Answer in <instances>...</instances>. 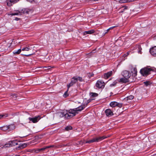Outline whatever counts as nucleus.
<instances>
[{
	"label": "nucleus",
	"mask_w": 156,
	"mask_h": 156,
	"mask_svg": "<svg viewBox=\"0 0 156 156\" xmlns=\"http://www.w3.org/2000/svg\"><path fill=\"white\" fill-rule=\"evenodd\" d=\"M78 113L76 108L73 109H70L69 110L68 112H67V119H69L75 116L76 114Z\"/></svg>",
	"instance_id": "nucleus-1"
},
{
	"label": "nucleus",
	"mask_w": 156,
	"mask_h": 156,
	"mask_svg": "<svg viewBox=\"0 0 156 156\" xmlns=\"http://www.w3.org/2000/svg\"><path fill=\"white\" fill-rule=\"evenodd\" d=\"M152 71L151 68H144L141 69L140 73L143 76H147L150 73V72Z\"/></svg>",
	"instance_id": "nucleus-2"
},
{
	"label": "nucleus",
	"mask_w": 156,
	"mask_h": 156,
	"mask_svg": "<svg viewBox=\"0 0 156 156\" xmlns=\"http://www.w3.org/2000/svg\"><path fill=\"white\" fill-rule=\"evenodd\" d=\"M28 119L30 120L29 123H35L37 122L41 119V117L40 116H38L34 118L29 117Z\"/></svg>",
	"instance_id": "nucleus-3"
},
{
	"label": "nucleus",
	"mask_w": 156,
	"mask_h": 156,
	"mask_svg": "<svg viewBox=\"0 0 156 156\" xmlns=\"http://www.w3.org/2000/svg\"><path fill=\"white\" fill-rule=\"evenodd\" d=\"M77 82V77H76V76L73 77L72 78L70 83L67 85V88H69L70 87L73 85Z\"/></svg>",
	"instance_id": "nucleus-4"
},
{
	"label": "nucleus",
	"mask_w": 156,
	"mask_h": 156,
	"mask_svg": "<svg viewBox=\"0 0 156 156\" xmlns=\"http://www.w3.org/2000/svg\"><path fill=\"white\" fill-rule=\"evenodd\" d=\"M122 74L124 77L129 79L130 78L131 76L130 73L127 70H125L122 73Z\"/></svg>",
	"instance_id": "nucleus-5"
},
{
	"label": "nucleus",
	"mask_w": 156,
	"mask_h": 156,
	"mask_svg": "<svg viewBox=\"0 0 156 156\" xmlns=\"http://www.w3.org/2000/svg\"><path fill=\"white\" fill-rule=\"evenodd\" d=\"M150 54L154 56H156V46L151 48L149 50Z\"/></svg>",
	"instance_id": "nucleus-6"
},
{
	"label": "nucleus",
	"mask_w": 156,
	"mask_h": 156,
	"mask_svg": "<svg viewBox=\"0 0 156 156\" xmlns=\"http://www.w3.org/2000/svg\"><path fill=\"white\" fill-rule=\"evenodd\" d=\"M113 74V71H111L109 72H108L104 74L103 76L104 77L105 79H107L109 78Z\"/></svg>",
	"instance_id": "nucleus-7"
},
{
	"label": "nucleus",
	"mask_w": 156,
	"mask_h": 156,
	"mask_svg": "<svg viewBox=\"0 0 156 156\" xmlns=\"http://www.w3.org/2000/svg\"><path fill=\"white\" fill-rule=\"evenodd\" d=\"M67 111L66 112L64 111L63 112H58V115L61 118L64 117L66 119H67V115H66Z\"/></svg>",
	"instance_id": "nucleus-8"
},
{
	"label": "nucleus",
	"mask_w": 156,
	"mask_h": 156,
	"mask_svg": "<svg viewBox=\"0 0 156 156\" xmlns=\"http://www.w3.org/2000/svg\"><path fill=\"white\" fill-rule=\"evenodd\" d=\"M105 114L107 116H110L113 115V113L111 110L110 109H107L105 111Z\"/></svg>",
	"instance_id": "nucleus-9"
},
{
	"label": "nucleus",
	"mask_w": 156,
	"mask_h": 156,
	"mask_svg": "<svg viewBox=\"0 0 156 156\" xmlns=\"http://www.w3.org/2000/svg\"><path fill=\"white\" fill-rule=\"evenodd\" d=\"M105 86V83L104 82L98 81V88L102 89H103Z\"/></svg>",
	"instance_id": "nucleus-10"
},
{
	"label": "nucleus",
	"mask_w": 156,
	"mask_h": 156,
	"mask_svg": "<svg viewBox=\"0 0 156 156\" xmlns=\"http://www.w3.org/2000/svg\"><path fill=\"white\" fill-rule=\"evenodd\" d=\"M12 127H13V125H10L9 126H5L1 127L0 128V129L2 130L5 131L6 130H7L8 129H10Z\"/></svg>",
	"instance_id": "nucleus-11"
},
{
	"label": "nucleus",
	"mask_w": 156,
	"mask_h": 156,
	"mask_svg": "<svg viewBox=\"0 0 156 156\" xmlns=\"http://www.w3.org/2000/svg\"><path fill=\"white\" fill-rule=\"evenodd\" d=\"M11 141H10L8 142L6 144H5L2 147V148H6V147H12V145L11 144Z\"/></svg>",
	"instance_id": "nucleus-12"
},
{
	"label": "nucleus",
	"mask_w": 156,
	"mask_h": 156,
	"mask_svg": "<svg viewBox=\"0 0 156 156\" xmlns=\"http://www.w3.org/2000/svg\"><path fill=\"white\" fill-rule=\"evenodd\" d=\"M85 107V105H82L81 106H79L78 107L75 108L77 112L78 111H81L83 110Z\"/></svg>",
	"instance_id": "nucleus-13"
},
{
	"label": "nucleus",
	"mask_w": 156,
	"mask_h": 156,
	"mask_svg": "<svg viewBox=\"0 0 156 156\" xmlns=\"http://www.w3.org/2000/svg\"><path fill=\"white\" fill-rule=\"evenodd\" d=\"M62 147V146L61 145L56 146V145H49L48 146H46L45 147H46V149L47 148H51V147H54L55 148H58V147Z\"/></svg>",
	"instance_id": "nucleus-14"
},
{
	"label": "nucleus",
	"mask_w": 156,
	"mask_h": 156,
	"mask_svg": "<svg viewBox=\"0 0 156 156\" xmlns=\"http://www.w3.org/2000/svg\"><path fill=\"white\" fill-rule=\"evenodd\" d=\"M119 81L122 83H126L129 81L128 79L124 77L120 79Z\"/></svg>",
	"instance_id": "nucleus-15"
},
{
	"label": "nucleus",
	"mask_w": 156,
	"mask_h": 156,
	"mask_svg": "<svg viewBox=\"0 0 156 156\" xmlns=\"http://www.w3.org/2000/svg\"><path fill=\"white\" fill-rule=\"evenodd\" d=\"M98 140V138H94L87 141L86 142V143H91L97 141Z\"/></svg>",
	"instance_id": "nucleus-16"
},
{
	"label": "nucleus",
	"mask_w": 156,
	"mask_h": 156,
	"mask_svg": "<svg viewBox=\"0 0 156 156\" xmlns=\"http://www.w3.org/2000/svg\"><path fill=\"white\" fill-rule=\"evenodd\" d=\"M94 30H91L87 31H85L83 33V35H85L87 34H91L93 33Z\"/></svg>",
	"instance_id": "nucleus-17"
},
{
	"label": "nucleus",
	"mask_w": 156,
	"mask_h": 156,
	"mask_svg": "<svg viewBox=\"0 0 156 156\" xmlns=\"http://www.w3.org/2000/svg\"><path fill=\"white\" fill-rule=\"evenodd\" d=\"M20 12L21 15H22L23 14L25 13H28V10L27 9H23L20 11Z\"/></svg>",
	"instance_id": "nucleus-18"
},
{
	"label": "nucleus",
	"mask_w": 156,
	"mask_h": 156,
	"mask_svg": "<svg viewBox=\"0 0 156 156\" xmlns=\"http://www.w3.org/2000/svg\"><path fill=\"white\" fill-rule=\"evenodd\" d=\"M10 15L12 16L14 15H21V13L20 12V11L17 10L14 13H12L10 14Z\"/></svg>",
	"instance_id": "nucleus-19"
},
{
	"label": "nucleus",
	"mask_w": 156,
	"mask_h": 156,
	"mask_svg": "<svg viewBox=\"0 0 156 156\" xmlns=\"http://www.w3.org/2000/svg\"><path fill=\"white\" fill-rule=\"evenodd\" d=\"M136 48L137 49L139 53L141 54L142 53L141 52V50L142 48L141 47L140 45H137L136 46Z\"/></svg>",
	"instance_id": "nucleus-20"
},
{
	"label": "nucleus",
	"mask_w": 156,
	"mask_h": 156,
	"mask_svg": "<svg viewBox=\"0 0 156 156\" xmlns=\"http://www.w3.org/2000/svg\"><path fill=\"white\" fill-rule=\"evenodd\" d=\"M21 51V50L20 49L17 50H14L13 51V53L14 55L19 54Z\"/></svg>",
	"instance_id": "nucleus-21"
},
{
	"label": "nucleus",
	"mask_w": 156,
	"mask_h": 156,
	"mask_svg": "<svg viewBox=\"0 0 156 156\" xmlns=\"http://www.w3.org/2000/svg\"><path fill=\"white\" fill-rule=\"evenodd\" d=\"M11 141V144L12 145V147L13 146H15L18 144V143L16 140H12Z\"/></svg>",
	"instance_id": "nucleus-22"
},
{
	"label": "nucleus",
	"mask_w": 156,
	"mask_h": 156,
	"mask_svg": "<svg viewBox=\"0 0 156 156\" xmlns=\"http://www.w3.org/2000/svg\"><path fill=\"white\" fill-rule=\"evenodd\" d=\"M31 49V48H30L29 46H28L27 47H26L25 48H22L21 50V51H29V50Z\"/></svg>",
	"instance_id": "nucleus-23"
},
{
	"label": "nucleus",
	"mask_w": 156,
	"mask_h": 156,
	"mask_svg": "<svg viewBox=\"0 0 156 156\" xmlns=\"http://www.w3.org/2000/svg\"><path fill=\"white\" fill-rule=\"evenodd\" d=\"M117 105V102L115 101L112 102L110 104V106L112 107H114L116 106Z\"/></svg>",
	"instance_id": "nucleus-24"
},
{
	"label": "nucleus",
	"mask_w": 156,
	"mask_h": 156,
	"mask_svg": "<svg viewBox=\"0 0 156 156\" xmlns=\"http://www.w3.org/2000/svg\"><path fill=\"white\" fill-rule=\"evenodd\" d=\"M90 95L91 98H94L97 97L98 94L95 93L91 92L90 93Z\"/></svg>",
	"instance_id": "nucleus-25"
},
{
	"label": "nucleus",
	"mask_w": 156,
	"mask_h": 156,
	"mask_svg": "<svg viewBox=\"0 0 156 156\" xmlns=\"http://www.w3.org/2000/svg\"><path fill=\"white\" fill-rule=\"evenodd\" d=\"M131 0H120L119 2L121 3L130 2Z\"/></svg>",
	"instance_id": "nucleus-26"
},
{
	"label": "nucleus",
	"mask_w": 156,
	"mask_h": 156,
	"mask_svg": "<svg viewBox=\"0 0 156 156\" xmlns=\"http://www.w3.org/2000/svg\"><path fill=\"white\" fill-rule=\"evenodd\" d=\"M72 129V127L70 126H66L65 128V130L66 131H69Z\"/></svg>",
	"instance_id": "nucleus-27"
},
{
	"label": "nucleus",
	"mask_w": 156,
	"mask_h": 156,
	"mask_svg": "<svg viewBox=\"0 0 156 156\" xmlns=\"http://www.w3.org/2000/svg\"><path fill=\"white\" fill-rule=\"evenodd\" d=\"M76 77H77V81H79L80 82H82L83 81V79L81 77L78 76H76Z\"/></svg>",
	"instance_id": "nucleus-28"
},
{
	"label": "nucleus",
	"mask_w": 156,
	"mask_h": 156,
	"mask_svg": "<svg viewBox=\"0 0 156 156\" xmlns=\"http://www.w3.org/2000/svg\"><path fill=\"white\" fill-rule=\"evenodd\" d=\"M134 96L133 95H130L126 98L127 100H132L133 99Z\"/></svg>",
	"instance_id": "nucleus-29"
},
{
	"label": "nucleus",
	"mask_w": 156,
	"mask_h": 156,
	"mask_svg": "<svg viewBox=\"0 0 156 156\" xmlns=\"http://www.w3.org/2000/svg\"><path fill=\"white\" fill-rule=\"evenodd\" d=\"M7 5L9 6H10L12 5V4L11 2V0H7Z\"/></svg>",
	"instance_id": "nucleus-30"
},
{
	"label": "nucleus",
	"mask_w": 156,
	"mask_h": 156,
	"mask_svg": "<svg viewBox=\"0 0 156 156\" xmlns=\"http://www.w3.org/2000/svg\"><path fill=\"white\" fill-rule=\"evenodd\" d=\"M11 98H12L13 99H16V98L17 97V95L16 94H12L11 95Z\"/></svg>",
	"instance_id": "nucleus-31"
},
{
	"label": "nucleus",
	"mask_w": 156,
	"mask_h": 156,
	"mask_svg": "<svg viewBox=\"0 0 156 156\" xmlns=\"http://www.w3.org/2000/svg\"><path fill=\"white\" fill-rule=\"evenodd\" d=\"M132 73L134 72V74L136 75V73L137 72L136 69V68H133V71H132Z\"/></svg>",
	"instance_id": "nucleus-32"
},
{
	"label": "nucleus",
	"mask_w": 156,
	"mask_h": 156,
	"mask_svg": "<svg viewBox=\"0 0 156 156\" xmlns=\"http://www.w3.org/2000/svg\"><path fill=\"white\" fill-rule=\"evenodd\" d=\"M69 88H67V91H66L65 92V93L63 95V97H66L68 96V95L67 94V92H68V91L69 90Z\"/></svg>",
	"instance_id": "nucleus-33"
},
{
	"label": "nucleus",
	"mask_w": 156,
	"mask_h": 156,
	"mask_svg": "<svg viewBox=\"0 0 156 156\" xmlns=\"http://www.w3.org/2000/svg\"><path fill=\"white\" fill-rule=\"evenodd\" d=\"M144 85L146 86H147L150 85V82L149 81H145L144 82Z\"/></svg>",
	"instance_id": "nucleus-34"
},
{
	"label": "nucleus",
	"mask_w": 156,
	"mask_h": 156,
	"mask_svg": "<svg viewBox=\"0 0 156 156\" xmlns=\"http://www.w3.org/2000/svg\"><path fill=\"white\" fill-rule=\"evenodd\" d=\"M117 104L116 106L120 108H121L122 106V103H119L117 102Z\"/></svg>",
	"instance_id": "nucleus-35"
},
{
	"label": "nucleus",
	"mask_w": 156,
	"mask_h": 156,
	"mask_svg": "<svg viewBox=\"0 0 156 156\" xmlns=\"http://www.w3.org/2000/svg\"><path fill=\"white\" fill-rule=\"evenodd\" d=\"M106 137L104 136H102L101 137H98V141L104 139H105Z\"/></svg>",
	"instance_id": "nucleus-36"
},
{
	"label": "nucleus",
	"mask_w": 156,
	"mask_h": 156,
	"mask_svg": "<svg viewBox=\"0 0 156 156\" xmlns=\"http://www.w3.org/2000/svg\"><path fill=\"white\" fill-rule=\"evenodd\" d=\"M28 2H29L33 3H37L36 2L35 0H27Z\"/></svg>",
	"instance_id": "nucleus-37"
},
{
	"label": "nucleus",
	"mask_w": 156,
	"mask_h": 156,
	"mask_svg": "<svg viewBox=\"0 0 156 156\" xmlns=\"http://www.w3.org/2000/svg\"><path fill=\"white\" fill-rule=\"evenodd\" d=\"M19 0H11V2L12 4H14L17 2Z\"/></svg>",
	"instance_id": "nucleus-38"
},
{
	"label": "nucleus",
	"mask_w": 156,
	"mask_h": 156,
	"mask_svg": "<svg viewBox=\"0 0 156 156\" xmlns=\"http://www.w3.org/2000/svg\"><path fill=\"white\" fill-rule=\"evenodd\" d=\"M40 151H41L40 149H37L35 151V152L36 153H39Z\"/></svg>",
	"instance_id": "nucleus-39"
},
{
	"label": "nucleus",
	"mask_w": 156,
	"mask_h": 156,
	"mask_svg": "<svg viewBox=\"0 0 156 156\" xmlns=\"http://www.w3.org/2000/svg\"><path fill=\"white\" fill-rule=\"evenodd\" d=\"M46 149V148L45 147L43 148H41L40 149L41 151H44Z\"/></svg>",
	"instance_id": "nucleus-40"
},
{
	"label": "nucleus",
	"mask_w": 156,
	"mask_h": 156,
	"mask_svg": "<svg viewBox=\"0 0 156 156\" xmlns=\"http://www.w3.org/2000/svg\"><path fill=\"white\" fill-rule=\"evenodd\" d=\"M127 9V7H126L125 8L123 9V10H122V11H121L119 12L120 13H121V12H124V11L125 10V9Z\"/></svg>",
	"instance_id": "nucleus-41"
},
{
	"label": "nucleus",
	"mask_w": 156,
	"mask_h": 156,
	"mask_svg": "<svg viewBox=\"0 0 156 156\" xmlns=\"http://www.w3.org/2000/svg\"><path fill=\"white\" fill-rule=\"evenodd\" d=\"M115 83H113L112 84H111V86H115Z\"/></svg>",
	"instance_id": "nucleus-42"
},
{
	"label": "nucleus",
	"mask_w": 156,
	"mask_h": 156,
	"mask_svg": "<svg viewBox=\"0 0 156 156\" xmlns=\"http://www.w3.org/2000/svg\"><path fill=\"white\" fill-rule=\"evenodd\" d=\"M19 20H20V18H17V17H16L15 18V20H17V21Z\"/></svg>",
	"instance_id": "nucleus-43"
},
{
	"label": "nucleus",
	"mask_w": 156,
	"mask_h": 156,
	"mask_svg": "<svg viewBox=\"0 0 156 156\" xmlns=\"http://www.w3.org/2000/svg\"><path fill=\"white\" fill-rule=\"evenodd\" d=\"M4 116V115H0V119L3 117Z\"/></svg>",
	"instance_id": "nucleus-44"
},
{
	"label": "nucleus",
	"mask_w": 156,
	"mask_h": 156,
	"mask_svg": "<svg viewBox=\"0 0 156 156\" xmlns=\"http://www.w3.org/2000/svg\"><path fill=\"white\" fill-rule=\"evenodd\" d=\"M114 27H110L109 29H108V30H110V29H112V28H114Z\"/></svg>",
	"instance_id": "nucleus-45"
},
{
	"label": "nucleus",
	"mask_w": 156,
	"mask_h": 156,
	"mask_svg": "<svg viewBox=\"0 0 156 156\" xmlns=\"http://www.w3.org/2000/svg\"><path fill=\"white\" fill-rule=\"evenodd\" d=\"M97 85H98V81H97V82H96V87H98Z\"/></svg>",
	"instance_id": "nucleus-46"
},
{
	"label": "nucleus",
	"mask_w": 156,
	"mask_h": 156,
	"mask_svg": "<svg viewBox=\"0 0 156 156\" xmlns=\"http://www.w3.org/2000/svg\"><path fill=\"white\" fill-rule=\"evenodd\" d=\"M31 54H30V55H25L26 56H30L31 55Z\"/></svg>",
	"instance_id": "nucleus-47"
},
{
	"label": "nucleus",
	"mask_w": 156,
	"mask_h": 156,
	"mask_svg": "<svg viewBox=\"0 0 156 156\" xmlns=\"http://www.w3.org/2000/svg\"><path fill=\"white\" fill-rule=\"evenodd\" d=\"M3 145L2 144H1L0 143V147H1L2 146H3Z\"/></svg>",
	"instance_id": "nucleus-48"
},
{
	"label": "nucleus",
	"mask_w": 156,
	"mask_h": 156,
	"mask_svg": "<svg viewBox=\"0 0 156 156\" xmlns=\"http://www.w3.org/2000/svg\"><path fill=\"white\" fill-rule=\"evenodd\" d=\"M63 146H65V145H63Z\"/></svg>",
	"instance_id": "nucleus-49"
}]
</instances>
